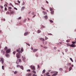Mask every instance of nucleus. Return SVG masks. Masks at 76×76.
Returning a JSON list of instances; mask_svg holds the SVG:
<instances>
[{
    "mask_svg": "<svg viewBox=\"0 0 76 76\" xmlns=\"http://www.w3.org/2000/svg\"><path fill=\"white\" fill-rule=\"evenodd\" d=\"M17 52H18L16 55V56L17 58H19L21 57V54H20V53H22V52H21V51H19L18 50H17Z\"/></svg>",
    "mask_w": 76,
    "mask_h": 76,
    "instance_id": "f257e3e1",
    "label": "nucleus"
},
{
    "mask_svg": "<svg viewBox=\"0 0 76 76\" xmlns=\"http://www.w3.org/2000/svg\"><path fill=\"white\" fill-rule=\"evenodd\" d=\"M30 67L31 68V69L32 70H35V66L33 65H31L30 66Z\"/></svg>",
    "mask_w": 76,
    "mask_h": 76,
    "instance_id": "f03ea898",
    "label": "nucleus"
},
{
    "mask_svg": "<svg viewBox=\"0 0 76 76\" xmlns=\"http://www.w3.org/2000/svg\"><path fill=\"white\" fill-rule=\"evenodd\" d=\"M22 58H23V60L24 62H25L26 61V59L25 58V57H23V56H22Z\"/></svg>",
    "mask_w": 76,
    "mask_h": 76,
    "instance_id": "7ed1b4c3",
    "label": "nucleus"
},
{
    "mask_svg": "<svg viewBox=\"0 0 76 76\" xmlns=\"http://www.w3.org/2000/svg\"><path fill=\"white\" fill-rule=\"evenodd\" d=\"M71 47H76V45L73 44H72L70 45Z\"/></svg>",
    "mask_w": 76,
    "mask_h": 76,
    "instance_id": "20e7f679",
    "label": "nucleus"
},
{
    "mask_svg": "<svg viewBox=\"0 0 76 76\" xmlns=\"http://www.w3.org/2000/svg\"><path fill=\"white\" fill-rule=\"evenodd\" d=\"M6 53H10V49H8L7 50L6 52Z\"/></svg>",
    "mask_w": 76,
    "mask_h": 76,
    "instance_id": "39448f33",
    "label": "nucleus"
},
{
    "mask_svg": "<svg viewBox=\"0 0 76 76\" xmlns=\"http://www.w3.org/2000/svg\"><path fill=\"white\" fill-rule=\"evenodd\" d=\"M32 75V74L31 73H29L28 74H27L26 76H31Z\"/></svg>",
    "mask_w": 76,
    "mask_h": 76,
    "instance_id": "423d86ee",
    "label": "nucleus"
},
{
    "mask_svg": "<svg viewBox=\"0 0 76 76\" xmlns=\"http://www.w3.org/2000/svg\"><path fill=\"white\" fill-rule=\"evenodd\" d=\"M58 73V72L54 71V72H50V73Z\"/></svg>",
    "mask_w": 76,
    "mask_h": 76,
    "instance_id": "0eeeda50",
    "label": "nucleus"
},
{
    "mask_svg": "<svg viewBox=\"0 0 76 76\" xmlns=\"http://www.w3.org/2000/svg\"><path fill=\"white\" fill-rule=\"evenodd\" d=\"M38 51V49H34L33 50V52L34 53L36 52V51Z\"/></svg>",
    "mask_w": 76,
    "mask_h": 76,
    "instance_id": "6e6552de",
    "label": "nucleus"
},
{
    "mask_svg": "<svg viewBox=\"0 0 76 76\" xmlns=\"http://www.w3.org/2000/svg\"><path fill=\"white\" fill-rule=\"evenodd\" d=\"M1 61H2V64L4 63V60L3 58H1Z\"/></svg>",
    "mask_w": 76,
    "mask_h": 76,
    "instance_id": "1a4fd4ad",
    "label": "nucleus"
},
{
    "mask_svg": "<svg viewBox=\"0 0 76 76\" xmlns=\"http://www.w3.org/2000/svg\"><path fill=\"white\" fill-rule=\"evenodd\" d=\"M29 34V33L28 32H26L24 34V36H26V35H27Z\"/></svg>",
    "mask_w": 76,
    "mask_h": 76,
    "instance_id": "9d476101",
    "label": "nucleus"
},
{
    "mask_svg": "<svg viewBox=\"0 0 76 76\" xmlns=\"http://www.w3.org/2000/svg\"><path fill=\"white\" fill-rule=\"evenodd\" d=\"M58 73H56L53 74V75H52L51 76H56V75H57V74Z\"/></svg>",
    "mask_w": 76,
    "mask_h": 76,
    "instance_id": "9b49d317",
    "label": "nucleus"
},
{
    "mask_svg": "<svg viewBox=\"0 0 76 76\" xmlns=\"http://www.w3.org/2000/svg\"><path fill=\"white\" fill-rule=\"evenodd\" d=\"M37 32L38 34H39V33H41V31L40 30H39L37 31Z\"/></svg>",
    "mask_w": 76,
    "mask_h": 76,
    "instance_id": "f8f14e48",
    "label": "nucleus"
},
{
    "mask_svg": "<svg viewBox=\"0 0 76 76\" xmlns=\"http://www.w3.org/2000/svg\"><path fill=\"white\" fill-rule=\"evenodd\" d=\"M42 13H43V14L44 15H47V12L44 11H43L42 12Z\"/></svg>",
    "mask_w": 76,
    "mask_h": 76,
    "instance_id": "ddd939ff",
    "label": "nucleus"
},
{
    "mask_svg": "<svg viewBox=\"0 0 76 76\" xmlns=\"http://www.w3.org/2000/svg\"><path fill=\"white\" fill-rule=\"evenodd\" d=\"M44 18L45 19H48V17L47 16V15L44 16Z\"/></svg>",
    "mask_w": 76,
    "mask_h": 76,
    "instance_id": "4468645a",
    "label": "nucleus"
},
{
    "mask_svg": "<svg viewBox=\"0 0 76 76\" xmlns=\"http://www.w3.org/2000/svg\"><path fill=\"white\" fill-rule=\"evenodd\" d=\"M20 67L21 69L22 70H23V66H20Z\"/></svg>",
    "mask_w": 76,
    "mask_h": 76,
    "instance_id": "2eb2a0df",
    "label": "nucleus"
},
{
    "mask_svg": "<svg viewBox=\"0 0 76 76\" xmlns=\"http://www.w3.org/2000/svg\"><path fill=\"white\" fill-rule=\"evenodd\" d=\"M8 48H7V47L6 46L4 48V50L5 51H6V50H7L8 49Z\"/></svg>",
    "mask_w": 76,
    "mask_h": 76,
    "instance_id": "dca6fc26",
    "label": "nucleus"
},
{
    "mask_svg": "<svg viewBox=\"0 0 76 76\" xmlns=\"http://www.w3.org/2000/svg\"><path fill=\"white\" fill-rule=\"evenodd\" d=\"M45 72V70L44 69L42 71V74H44Z\"/></svg>",
    "mask_w": 76,
    "mask_h": 76,
    "instance_id": "f3484780",
    "label": "nucleus"
},
{
    "mask_svg": "<svg viewBox=\"0 0 76 76\" xmlns=\"http://www.w3.org/2000/svg\"><path fill=\"white\" fill-rule=\"evenodd\" d=\"M25 7H22L21 9V10H24L25 9Z\"/></svg>",
    "mask_w": 76,
    "mask_h": 76,
    "instance_id": "a211bd4d",
    "label": "nucleus"
},
{
    "mask_svg": "<svg viewBox=\"0 0 76 76\" xmlns=\"http://www.w3.org/2000/svg\"><path fill=\"white\" fill-rule=\"evenodd\" d=\"M67 46H68H68H70V45H70V44L69 43H67Z\"/></svg>",
    "mask_w": 76,
    "mask_h": 76,
    "instance_id": "6ab92c4d",
    "label": "nucleus"
},
{
    "mask_svg": "<svg viewBox=\"0 0 76 76\" xmlns=\"http://www.w3.org/2000/svg\"><path fill=\"white\" fill-rule=\"evenodd\" d=\"M72 69V67H70L69 68V71H70Z\"/></svg>",
    "mask_w": 76,
    "mask_h": 76,
    "instance_id": "aec40b11",
    "label": "nucleus"
},
{
    "mask_svg": "<svg viewBox=\"0 0 76 76\" xmlns=\"http://www.w3.org/2000/svg\"><path fill=\"white\" fill-rule=\"evenodd\" d=\"M10 13L11 14H13V13H14V11H11Z\"/></svg>",
    "mask_w": 76,
    "mask_h": 76,
    "instance_id": "412c9836",
    "label": "nucleus"
},
{
    "mask_svg": "<svg viewBox=\"0 0 76 76\" xmlns=\"http://www.w3.org/2000/svg\"><path fill=\"white\" fill-rule=\"evenodd\" d=\"M40 40H41L42 41H45L44 39H43L42 38H40Z\"/></svg>",
    "mask_w": 76,
    "mask_h": 76,
    "instance_id": "4be33fe9",
    "label": "nucleus"
},
{
    "mask_svg": "<svg viewBox=\"0 0 76 76\" xmlns=\"http://www.w3.org/2000/svg\"><path fill=\"white\" fill-rule=\"evenodd\" d=\"M32 72H33L35 74H36V72L35 71V70H33Z\"/></svg>",
    "mask_w": 76,
    "mask_h": 76,
    "instance_id": "5701e85b",
    "label": "nucleus"
},
{
    "mask_svg": "<svg viewBox=\"0 0 76 76\" xmlns=\"http://www.w3.org/2000/svg\"><path fill=\"white\" fill-rule=\"evenodd\" d=\"M27 72H31V70L28 69L27 70Z\"/></svg>",
    "mask_w": 76,
    "mask_h": 76,
    "instance_id": "b1692460",
    "label": "nucleus"
},
{
    "mask_svg": "<svg viewBox=\"0 0 76 76\" xmlns=\"http://www.w3.org/2000/svg\"><path fill=\"white\" fill-rule=\"evenodd\" d=\"M50 22H51V23H53V21L52 20H50Z\"/></svg>",
    "mask_w": 76,
    "mask_h": 76,
    "instance_id": "393cba45",
    "label": "nucleus"
},
{
    "mask_svg": "<svg viewBox=\"0 0 76 76\" xmlns=\"http://www.w3.org/2000/svg\"><path fill=\"white\" fill-rule=\"evenodd\" d=\"M1 53H3V54H4V51H3V50H1Z\"/></svg>",
    "mask_w": 76,
    "mask_h": 76,
    "instance_id": "a878e982",
    "label": "nucleus"
},
{
    "mask_svg": "<svg viewBox=\"0 0 76 76\" xmlns=\"http://www.w3.org/2000/svg\"><path fill=\"white\" fill-rule=\"evenodd\" d=\"M18 73V72H17V71H15V72H14V74H15H15H16V73Z\"/></svg>",
    "mask_w": 76,
    "mask_h": 76,
    "instance_id": "bb28decb",
    "label": "nucleus"
},
{
    "mask_svg": "<svg viewBox=\"0 0 76 76\" xmlns=\"http://www.w3.org/2000/svg\"><path fill=\"white\" fill-rule=\"evenodd\" d=\"M70 60L72 61V62H73V59L72 58H70Z\"/></svg>",
    "mask_w": 76,
    "mask_h": 76,
    "instance_id": "cd10ccee",
    "label": "nucleus"
},
{
    "mask_svg": "<svg viewBox=\"0 0 76 76\" xmlns=\"http://www.w3.org/2000/svg\"><path fill=\"white\" fill-rule=\"evenodd\" d=\"M10 13L8 11L7 12H6V14H7V15H9Z\"/></svg>",
    "mask_w": 76,
    "mask_h": 76,
    "instance_id": "c85d7f7f",
    "label": "nucleus"
},
{
    "mask_svg": "<svg viewBox=\"0 0 76 76\" xmlns=\"http://www.w3.org/2000/svg\"><path fill=\"white\" fill-rule=\"evenodd\" d=\"M0 8H1V9H3V6L0 5Z\"/></svg>",
    "mask_w": 76,
    "mask_h": 76,
    "instance_id": "c756f323",
    "label": "nucleus"
},
{
    "mask_svg": "<svg viewBox=\"0 0 76 76\" xmlns=\"http://www.w3.org/2000/svg\"><path fill=\"white\" fill-rule=\"evenodd\" d=\"M51 14H53L54 13V11H53L51 12Z\"/></svg>",
    "mask_w": 76,
    "mask_h": 76,
    "instance_id": "7c9ffc66",
    "label": "nucleus"
},
{
    "mask_svg": "<svg viewBox=\"0 0 76 76\" xmlns=\"http://www.w3.org/2000/svg\"><path fill=\"white\" fill-rule=\"evenodd\" d=\"M10 5H11V6L12 7H14V6H13V5H12V3H10Z\"/></svg>",
    "mask_w": 76,
    "mask_h": 76,
    "instance_id": "2f4dec72",
    "label": "nucleus"
},
{
    "mask_svg": "<svg viewBox=\"0 0 76 76\" xmlns=\"http://www.w3.org/2000/svg\"><path fill=\"white\" fill-rule=\"evenodd\" d=\"M7 4H5L4 5V6H5V7L6 6V7H7Z\"/></svg>",
    "mask_w": 76,
    "mask_h": 76,
    "instance_id": "473e14b6",
    "label": "nucleus"
},
{
    "mask_svg": "<svg viewBox=\"0 0 76 76\" xmlns=\"http://www.w3.org/2000/svg\"><path fill=\"white\" fill-rule=\"evenodd\" d=\"M5 56L6 57H8V56H9V54H6L5 55Z\"/></svg>",
    "mask_w": 76,
    "mask_h": 76,
    "instance_id": "72a5a7b5",
    "label": "nucleus"
},
{
    "mask_svg": "<svg viewBox=\"0 0 76 76\" xmlns=\"http://www.w3.org/2000/svg\"><path fill=\"white\" fill-rule=\"evenodd\" d=\"M20 65H17V67H20Z\"/></svg>",
    "mask_w": 76,
    "mask_h": 76,
    "instance_id": "f704fd0d",
    "label": "nucleus"
},
{
    "mask_svg": "<svg viewBox=\"0 0 76 76\" xmlns=\"http://www.w3.org/2000/svg\"><path fill=\"white\" fill-rule=\"evenodd\" d=\"M66 42H70V40H67L66 41Z\"/></svg>",
    "mask_w": 76,
    "mask_h": 76,
    "instance_id": "c9c22d12",
    "label": "nucleus"
},
{
    "mask_svg": "<svg viewBox=\"0 0 76 76\" xmlns=\"http://www.w3.org/2000/svg\"><path fill=\"white\" fill-rule=\"evenodd\" d=\"M32 76H37V75L35 74H33L32 75Z\"/></svg>",
    "mask_w": 76,
    "mask_h": 76,
    "instance_id": "e433bc0d",
    "label": "nucleus"
},
{
    "mask_svg": "<svg viewBox=\"0 0 76 76\" xmlns=\"http://www.w3.org/2000/svg\"><path fill=\"white\" fill-rule=\"evenodd\" d=\"M4 66H2V69H3V70H4Z\"/></svg>",
    "mask_w": 76,
    "mask_h": 76,
    "instance_id": "4c0bfd02",
    "label": "nucleus"
},
{
    "mask_svg": "<svg viewBox=\"0 0 76 76\" xmlns=\"http://www.w3.org/2000/svg\"><path fill=\"white\" fill-rule=\"evenodd\" d=\"M50 11H52V10H53V9L52 8H50Z\"/></svg>",
    "mask_w": 76,
    "mask_h": 76,
    "instance_id": "58836bf2",
    "label": "nucleus"
},
{
    "mask_svg": "<svg viewBox=\"0 0 76 76\" xmlns=\"http://www.w3.org/2000/svg\"><path fill=\"white\" fill-rule=\"evenodd\" d=\"M42 28H45V26H43V25L42 26Z\"/></svg>",
    "mask_w": 76,
    "mask_h": 76,
    "instance_id": "ea45409f",
    "label": "nucleus"
},
{
    "mask_svg": "<svg viewBox=\"0 0 76 76\" xmlns=\"http://www.w3.org/2000/svg\"><path fill=\"white\" fill-rule=\"evenodd\" d=\"M21 51H23V48H22L21 49Z\"/></svg>",
    "mask_w": 76,
    "mask_h": 76,
    "instance_id": "a19ab883",
    "label": "nucleus"
},
{
    "mask_svg": "<svg viewBox=\"0 0 76 76\" xmlns=\"http://www.w3.org/2000/svg\"><path fill=\"white\" fill-rule=\"evenodd\" d=\"M22 19V18H21V17H19V18H18V20H20V19Z\"/></svg>",
    "mask_w": 76,
    "mask_h": 76,
    "instance_id": "79ce46f5",
    "label": "nucleus"
},
{
    "mask_svg": "<svg viewBox=\"0 0 76 76\" xmlns=\"http://www.w3.org/2000/svg\"><path fill=\"white\" fill-rule=\"evenodd\" d=\"M18 61H19V62H20L21 61V59H18Z\"/></svg>",
    "mask_w": 76,
    "mask_h": 76,
    "instance_id": "37998d69",
    "label": "nucleus"
},
{
    "mask_svg": "<svg viewBox=\"0 0 76 76\" xmlns=\"http://www.w3.org/2000/svg\"><path fill=\"white\" fill-rule=\"evenodd\" d=\"M45 40H47V39H48V38H47V37H45Z\"/></svg>",
    "mask_w": 76,
    "mask_h": 76,
    "instance_id": "c03bdc74",
    "label": "nucleus"
},
{
    "mask_svg": "<svg viewBox=\"0 0 76 76\" xmlns=\"http://www.w3.org/2000/svg\"><path fill=\"white\" fill-rule=\"evenodd\" d=\"M42 9H43V10H45V9L44 8L42 7H41Z\"/></svg>",
    "mask_w": 76,
    "mask_h": 76,
    "instance_id": "a18cd8bd",
    "label": "nucleus"
},
{
    "mask_svg": "<svg viewBox=\"0 0 76 76\" xmlns=\"http://www.w3.org/2000/svg\"><path fill=\"white\" fill-rule=\"evenodd\" d=\"M59 70H61V71H63V69H62V68H60V69H59Z\"/></svg>",
    "mask_w": 76,
    "mask_h": 76,
    "instance_id": "49530a36",
    "label": "nucleus"
},
{
    "mask_svg": "<svg viewBox=\"0 0 76 76\" xmlns=\"http://www.w3.org/2000/svg\"><path fill=\"white\" fill-rule=\"evenodd\" d=\"M46 75H49V72H48L46 74Z\"/></svg>",
    "mask_w": 76,
    "mask_h": 76,
    "instance_id": "de8ad7c7",
    "label": "nucleus"
},
{
    "mask_svg": "<svg viewBox=\"0 0 76 76\" xmlns=\"http://www.w3.org/2000/svg\"><path fill=\"white\" fill-rule=\"evenodd\" d=\"M48 35H53V34L51 33H49L48 34Z\"/></svg>",
    "mask_w": 76,
    "mask_h": 76,
    "instance_id": "09e8293b",
    "label": "nucleus"
},
{
    "mask_svg": "<svg viewBox=\"0 0 76 76\" xmlns=\"http://www.w3.org/2000/svg\"><path fill=\"white\" fill-rule=\"evenodd\" d=\"M2 20H4V21H5L6 20H5V19H2Z\"/></svg>",
    "mask_w": 76,
    "mask_h": 76,
    "instance_id": "8fccbe9b",
    "label": "nucleus"
},
{
    "mask_svg": "<svg viewBox=\"0 0 76 76\" xmlns=\"http://www.w3.org/2000/svg\"><path fill=\"white\" fill-rule=\"evenodd\" d=\"M26 44L27 45H28V46H30V44H28V43H27Z\"/></svg>",
    "mask_w": 76,
    "mask_h": 76,
    "instance_id": "3c124183",
    "label": "nucleus"
},
{
    "mask_svg": "<svg viewBox=\"0 0 76 76\" xmlns=\"http://www.w3.org/2000/svg\"><path fill=\"white\" fill-rule=\"evenodd\" d=\"M25 4V2H23V3L22 5H24Z\"/></svg>",
    "mask_w": 76,
    "mask_h": 76,
    "instance_id": "603ef678",
    "label": "nucleus"
},
{
    "mask_svg": "<svg viewBox=\"0 0 76 76\" xmlns=\"http://www.w3.org/2000/svg\"><path fill=\"white\" fill-rule=\"evenodd\" d=\"M72 44H75V42H72Z\"/></svg>",
    "mask_w": 76,
    "mask_h": 76,
    "instance_id": "864d4df0",
    "label": "nucleus"
},
{
    "mask_svg": "<svg viewBox=\"0 0 76 76\" xmlns=\"http://www.w3.org/2000/svg\"><path fill=\"white\" fill-rule=\"evenodd\" d=\"M37 67L38 68H39V67H40L39 66V65H37Z\"/></svg>",
    "mask_w": 76,
    "mask_h": 76,
    "instance_id": "5fc2aeb1",
    "label": "nucleus"
},
{
    "mask_svg": "<svg viewBox=\"0 0 76 76\" xmlns=\"http://www.w3.org/2000/svg\"><path fill=\"white\" fill-rule=\"evenodd\" d=\"M14 9H15L16 10H18V9L16 7H14Z\"/></svg>",
    "mask_w": 76,
    "mask_h": 76,
    "instance_id": "6e6d98bb",
    "label": "nucleus"
},
{
    "mask_svg": "<svg viewBox=\"0 0 76 76\" xmlns=\"http://www.w3.org/2000/svg\"><path fill=\"white\" fill-rule=\"evenodd\" d=\"M59 43L60 44H62V42H59Z\"/></svg>",
    "mask_w": 76,
    "mask_h": 76,
    "instance_id": "4d7b16f0",
    "label": "nucleus"
},
{
    "mask_svg": "<svg viewBox=\"0 0 76 76\" xmlns=\"http://www.w3.org/2000/svg\"><path fill=\"white\" fill-rule=\"evenodd\" d=\"M13 53L14 54H15V51H14L13 52Z\"/></svg>",
    "mask_w": 76,
    "mask_h": 76,
    "instance_id": "13d9d810",
    "label": "nucleus"
},
{
    "mask_svg": "<svg viewBox=\"0 0 76 76\" xmlns=\"http://www.w3.org/2000/svg\"><path fill=\"white\" fill-rule=\"evenodd\" d=\"M46 3H47V4H48V2L47 1H46Z\"/></svg>",
    "mask_w": 76,
    "mask_h": 76,
    "instance_id": "bf43d9fd",
    "label": "nucleus"
},
{
    "mask_svg": "<svg viewBox=\"0 0 76 76\" xmlns=\"http://www.w3.org/2000/svg\"><path fill=\"white\" fill-rule=\"evenodd\" d=\"M31 49L32 50H33V49H34V48H33L31 47Z\"/></svg>",
    "mask_w": 76,
    "mask_h": 76,
    "instance_id": "052dcab7",
    "label": "nucleus"
},
{
    "mask_svg": "<svg viewBox=\"0 0 76 76\" xmlns=\"http://www.w3.org/2000/svg\"><path fill=\"white\" fill-rule=\"evenodd\" d=\"M7 10V8H6V7H5V10Z\"/></svg>",
    "mask_w": 76,
    "mask_h": 76,
    "instance_id": "680f3d73",
    "label": "nucleus"
},
{
    "mask_svg": "<svg viewBox=\"0 0 76 76\" xmlns=\"http://www.w3.org/2000/svg\"><path fill=\"white\" fill-rule=\"evenodd\" d=\"M18 3H20V1L19 0L18 1Z\"/></svg>",
    "mask_w": 76,
    "mask_h": 76,
    "instance_id": "e2e57ef3",
    "label": "nucleus"
},
{
    "mask_svg": "<svg viewBox=\"0 0 76 76\" xmlns=\"http://www.w3.org/2000/svg\"><path fill=\"white\" fill-rule=\"evenodd\" d=\"M36 57H38V55H37V54H36Z\"/></svg>",
    "mask_w": 76,
    "mask_h": 76,
    "instance_id": "0e129e2a",
    "label": "nucleus"
},
{
    "mask_svg": "<svg viewBox=\"0 0 76 76\" xmlns=\"http://www.w3.org/2000/svg\"><path fill=\"white\" fill-rule=\"evenodd\" d=\"M67 71H65V73H67Z\"/></svg>",
    "mask_w": 76,
    "mask_h": 76,
    "instance_id": "69168bd1",
    "label": "nucleus"
},
{
    "mask_svg": "<svg viewBox=\"0 0 76 76\" xmlns=\"http://www.w3.org/2000/svg\"><path fill=\"white\" fill-rule=\"evenodd\" d=\"M48 43H47V42H45V44H47Z\"/></svg>",
    "mask_w": 76,
    "mask_h": 76,
    "instance_id": "338daca9",
    "label": "nucleus"
},
{
    "mask_svg": "<svg viewBox=\"0 0 76 76\" xmlns=\"http://www.w3.org/2000/svg\"><path fill=\"white\" fill-rule=\"evenodd\" d=\"M44 48H47V47H44Z\"/></svg>",
    "mask_w": 76,
    "mask_h": 76,
    "instance_id": "774afa93",
    "label": "nucleus"
}]
</instances>
